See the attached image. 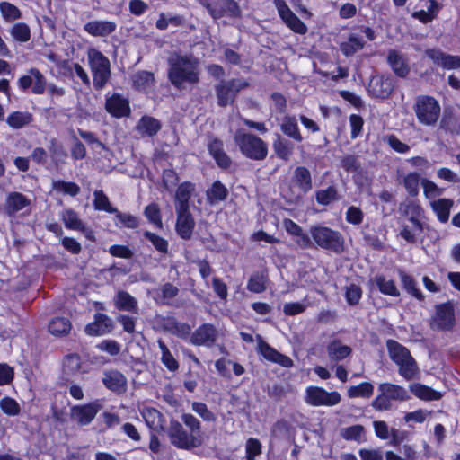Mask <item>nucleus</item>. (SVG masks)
Returning <instances> with one entry per match:
<instances>
[{
	"label": "nucleus",
	"instance_id": "nucleus-36",
	"mask_svg": "<svg viewBox=\"0 0 460 460\" xmlns=\"http://www.w3.org/2000/svg\"><path fill=\"white\" fill-rule=\"evenodd\" d=\"M364 48L362 39L355 34L349 35L348 40L341 44V50L346 57L354 55Z\"/></svg>",
	"mask_w": 460,
	"mask_h": 460
},
{
	"label": "nucleus",
	"instance_id": "nucleus-14",
	"mask_svg": "<svg viewBox=\"0 0 460 460\" xmlns=\"http://www.w3.org/2000/svg\"><path fill=\"white\" fill-rule=\"evenodd\" d=\"M101 409L102 404L98 401L84 405L75 406L72 408V417L78 424L84 426L94 419Z\"/></svg>",
	"mask_w": 460,
	"mask_h": 460
},
{
	"label": "nucleus",
	"instance_id": "nucleus-55",
	"mask_svg": "<svg viewBox=\"0 0 460 460\" xmlns=\"http://www.w3.org/2000/svg\"><path fill=\"white\" fill-rule=\"evenodd\" d=\"M0 408L6 415L9 416H17L21 411L19 403L11 397H4L1 399Z\"/></svg>",
	"mask_w": 460,
	"mask_h": 460
},
{
	"label": "nucleus",
	"instance_id": "nucleus-40",
	"mask_svg": "<svg viewBox=\"0 0 460 460\" xmlns=\"http://www.w3.org/2000/svg\"><path fill=\"white\" fill-rule=\"evenodd\" d=\"M399 276L403 288L418 300L423 299L422 293L416 288V282L413 278L402 270L399 271Z\"/></svg>",
	"mask_w": 460,
	"mask_h": 460
},
{
	"label": "nucleus",
	"instance_id": "nucleus-60",
	"mask_svg": "<svg viewBox=\"0 0 460 460\" xmlns=\"http://www.w3.org/2000/svg\"><path fill=\"white\" fill-rule=\"evenodd\" d=\"M81 367L80 357L76 354L67 355L64 358V370L66 373H75Z\"/></svg>",
	"mask_w": 460,
	"mask_h": 460
},
{
	"label": "nucleus",
	"instance_id": "nucleus-15",
	"mask_svg": "<svg viewBox=\"0 0 460 460\" xmlns=\"http://www.w3.org/2000/svg\"><path fill=\"white\" fill-rule=\"evenodd\" d=\"M105 109L116 118H122L130 114L128 101L119 93H113L106 99Z\"/></svg>",
	"mask_w": 460,
	"mask_h": 460
},
{
	"label": "nucleus",
	"instance_id": "nucleus-46",
	"mask_svg": "<svg viewBox=\"0 0 460 460\" xmlns=\"http://www.w3.org/2000/svg\"><path fill=\"white\" fill-rule=\"evenodd\" d=\"M316 201L321 205H329L332 201L338 200V192L335 187L330 186L325 190H320L315 194Z\"/></svg>",
	"mask_w": 460,
	"mask_h": 460
},
{
	"label": "nucleus",
	"instance_id": "nucleus-39",
	"mask_svg": "<svg viewBox=\"0 0 460 460\" xmlns=\"http://www.w3.org/2000/svg\"><path fill=\"white\" fill-rule=\"evenodd\" d=\"M93 196V206L96 210H102L111 214L117 212V208L111 206L109 198L102 190H95Z\"/></svg>",
	"mask_w": 460,
	"mask_h": 460
},
{
	"label": "nucleus",
	"instance_id": "nucleus-53",
	"mask_svg": "<svg viewBox=\"0 0 460 460\" xmlns=\"http://www.w3.org/2000/svg\"><path fill=\"white\" fill-rule=\"evenodd\" d=\"M259 352L269 361L275 362L279 351L264 341L261 335L257 336Z\"/></svg>",
	"mask_w": 460,
	"mask_h": 460
},
{
	"label": "nucleus",
	"instance_id": "nucleus-2",
	"mask_svg": "<svg viewBox=\"0 0 460 460\" xmlns=\"http://www.w3.org/2000/svg\"><path fill=\"white\" fill-rule=\"evenodd\" d=\"M234 140L238 146L240 152L249 159L261 161L268 155L267 144L261 137L253 134L238 129L234 133Z\"/></svg>",
	"mask_w": 460,
	"mask_h": 460
},
{
	"label": "nucleus",
	"instance_id": "nucleus-47",
	"mask_svg": "<svg viewBox=\"0 0 460 460\" xmlns=\"http://www.w3.org/2000/svg\"><path fill=\"white\" fill-rule=\"evenodd\" d=\"M341 166L347 172H358L361 170V164L358 156L347 154L341 157Z\"/></svg>",
	"mask_w": 460,
	"mask_h": 460
},
{
	"label": "nucleus",
	"instance_id": "nucleus-44",
	"mask_svg": "<svg viewBox=\"0 0 460 460\" xmlns=\"http://www.w3.org/2000/svg\"><path fill=\"white\" fill-rule=\"evenodd\" d=\"M374 386L371 383L363 382L358 385L350 386L348 389V395L350 398L366 397L368 398L373 394Z\"/></svg>",
	"mask_w": 460,
	"mask_h": 460
},
{
	"label": "nucleus",
	"instance_id": "nucleus-7",
	"mask_svg": "<svg viewBox=\"0 0 460 460\" xmlns=\"http://www.w3.org/2000/svg\"><path fill=\"white\" fill-rule=\"evenodd\" d=\"M378 391L380 394L371 403L376 411L390 410L391 401H405L409 398L408 393L403 387L391 383L380 384Z\"/></svg>",
	"mask_w": 460,
	"mask_h": 460
},
{
	"label": "nucleus",
	"instance_id": "nucleus-3",
	"mask_svg": "<svg viewBox=\"0 0 460 460\" xmlns=\"http://www.w3.org/2000/svg\"><path fill=\"white\" fill-rule=\"evenodd\" d=\"M170 443L178 449L192 450L203 444L200 435L191 434L181 422L172 420L167 429Z\"/></svg>",
	"mask_w": 460,
	"mask_h": 460
},
{
	"label": "nucleus",
	"instance_id": "nucleus-42",
	"mask_svg": "<svg viewBox=\"0 0 460 460\" xmlns=\"http://www.w3.org/2000/svg\"><path fill=\"white\" fill-rule=\"evenodd\" d=\"M10 34L16 41L22 43L27 42L31 39L30 27L24 22H17L13 25L10 29Z\"/></svg>",
	"mask_w": 460,
	"mask_h": 460
},
{
	"label": "nucleus",
	"instance_id": "nucleus-50",
	"mask_svg": "<svg viewBox=\"0 0 460 460\" xmlns=\"http://www.w3.org/2000/svg\"><path fill=\"white\" fill-rule=\"evenodd\" d=\"M0 12L4 19L8 22L19 19L22 16L18 7L8 2L0 3Z\"/></svg>",
	"mask_w": 460,
	"mask_h": 460
},
{
	"label": "nucleus",
	"instance_id": "nucleus-41",
	"mask_svg": "<svg viewBox=\"0 0 460 460\" xmlns=\"http://www.w3.org/2000/svg\"><path fill=\"white\" fill-rule=\"evenodd\" d=\"M397 366L399 367V374L406 380L414 379L419 372L418 365L412 357Z\"/></svg>",
	"mask_w": 460,
	"mask_h": 460
},
{
	"label": "nucleus",
	"instance_id": "nucleus-6",
	"mask_svg": "<svg viewBox=\"0 0 460 460\" xmlns=\"http://www.w3.org/2000/svg\"><path fill=\"white\" fill-rule=\"evenodd\" d=\"M413 110L418 120L426 126H434L439 119L441 111L438 102L429 95L418 96Z\"/></svg>",
	"mask_w": 460,
	"mask_h": 460
},
{
	"label": "nucleus",
	"instance_id": "nucleus-54",
	"mask_svg": "<svg viewBox=\"0 0 460 460\" xmlns=\"http://www.w3.org/2000/svg\"><path fill=\"white\" fill-rule=\"evenodd\" d=\"M114 214L116 219L118 220L116 222L117 226H124L128 228H136L138 226V219L136 217L130 214L119 212L118 209Z\"/></svg>",
	"mask_w": 460,
	"mask_h": 460
},
{
	"label": "nucleus",
	"instance_id": "nucleus-27",
	"mask_svg": "<svg viewBox=\"0 0 460 460\" xmlns=\"http://www.w3.org/2000/svg\"><path fill=\"white\" fill-rule=\"evenodd\" d=\"M161 129V123L153 117L144 116L137 125V130L142 136L154 137Z\"/></svg>",
	"mask_w": 460,
	"mask_h": 460
},
{
	"label": "nucleus",
	"instance_id": "nucleus-35",
	"mask_svg": "<svg viewBox=\"0 0 460 460\" xmlns=\"http://www.w3.org/2000/svg\"><path fill=\"white\" fill-rule=\"evenodd\" d=\"M49 330L55 336L66 335L71 330V323L66 317H57L49 322Z\"/></svg>",
	"mask_w": 460,
	"mask_h": 460
},
{
	"label": "nucleus",
	"instance_id": "nucleus-51",
	"mask_svg": "<svg viewBox=\"0 0 460 460\" xmlns=\"http://www.w3.org/2000/svg\"><path fill=\"white\" fill-rule=\"evenodd\" d=\"M191 409L205 421L214 422L217 420L215 413L208 410L204 402H193L191 403Z\"/></svg>",
	"mask_w": 460,
	"mask_h": 460
},
{
	"label": "nucleus",
	"instance_id": "nucleus-19",
	"mask_svg": "<svg viewBox=\"0 0 460 460\" xmlns=\"http://www.w3.org/2000/svg\"><path fill=\"white\" fill-rule=\"evenodd\" d=\"M396 180L402 184L410 196L415 197L419 193L420 176L417 172L404 174L402 170L396 171Z\"/></svg>",
	"mask_w": 460,
	"mask_h": 460
},
{
	"label": "nucleus",
	"instance_id": "nucleus-58",
	"mask_svg": "<svg viewBox=\"0 0 460 460\" xmlns=\"http://www.w3.org/2000/svg\"><path fill=\"white\" fill-rule=\"evenodd\" d=\"M144 236L148 241L151 242V243L155 246V248L157 251H159L160 252H164V253L167 252L168 242L164 238H163L154 233L148 232V231L144 233Z\"/></svg>",
	"mask_w": 460,
	"mask_h": 460
},
{
	"label": "nucleus",
	"instance_id": "nucleus-28",
	"mask_svg": "<svg viewBox=\"0 0 460 460\" xmlns=\"http://www.w3.org/2000/svg\"><path fill=\"white\" fill-rule=\"evenodd\" d=\"M411 392L421 400L436 401L442 397L441 393L420 383L410 385Z\"/></svg>",
	"mask_w": 460,
	"mask_h": 460
},
{
	"label": "nucleus",
	"instance_id": "nucleus-17",
	"mask_svg": "<svg viewBox=\"0 0 460 460\" xmlns=\"http://www.w3.org/2000/svg\"><path fill=\"white\" fill-rule=\"evenodd\" d=\"M176 231L178 234L184 240H189L192 236L195 221L190 212L177 210Z\"/></svg>",
	"mask_w": 460,
	"mask_h": 460
},
{
	"label": "nucleus",
	"instance_id": "nucleus-59",
	"mask_svg": "<svg viewBox=\"0 0 460 460\" xmlns=\"http://www.w3.org/2000/svg\"><path fill=\"white\" fill-rule=\"evenodd\" d=\"M364 433L362 425H353L341 430V436L346 440H358Z\"/></svg>",
	"mask_w": 460,
	"mask_h": 460
},
{
	"label": "nucleus",
	"instance_id": "nucleus-32",
	"mask_svg": "<svg viewBox=\"0 0 460 460\" xmlns=\"http://www.w3.org/2000/svg\"><path fill=\"white\" fill-rule=\"evenodd\" d=\"M295 181L298 187L307 192L312 189V177L309 170L305 166H298L294 172Z\"/></svg>",
	"mask_w": 460,
	"mask_h": 460
},
{
	"label": "nucleus",
	"instance_id": "nucleus-8",
	"mask_svg": "<svg viewBox=\"0 0 460 460\" xmlns=\"http://www.w3.org/2000/svg\"><path fill=\"white\" fill-rule=\"evenodd\" d=\"M248 82L244 79L235 78L221 80V82L215 86L218 105L220 107H226L232 104L237 93L241 90L248 87Z\"/></svg>",
	"mask_w": 460,
	"mask_h": 460
},
{
	"label": "nucleus",
	"instance_id": "nucleus-52",
	"mask_svg": "<svg viewBox=\"0 0 460 460\" xmlns=\"http://www.w3.org/2000/svg\"><path fill=\"white\" fill-rule=\"evenodd\" d=\"M159 348L162 351V362L171 371L178 369L179 365L174 357L170 352L167 346L162 341H158Z\"/></svg>",
	"mask_w": 460,
	"mask_h": 460
},
{
	"label": "nucleus",
	"instance_id": "nucleus-9",
	"mask_svg": "<svg viewBox=\"0 0 460 460\" xmlns=\"http://www.w3.org/2000/svg\"><path fill=\"white\" fill-rule=\"evenodd\" d=\"M341 400V396L336 391L327 392L318 386H309L306 389L305 401L313 406H334Z\"/></svg>",
	"mask_w": 460,
	"mask_h": 460
},
{
	"label": "nucleus",
	"instance_id": "nucleus-34",
	"mask_svg": "<svg viewBox=\"0 0 460 460\" xmlns=\"http://www.w3.org/2000/svg\"><path fill=\"white\" fill-rule=\"evenodd\" d=\"M143 417L152 429L159 431L164 429V416L157 410L150 408L146 409L143 412Z\"/></svg>",
	"mask_w": 460,
	"mask_h": 460
},
{
	"label": "nucleus",
	"instance_id": "nucleus-33",
	"mask_svg": "<svg viewBox=\"0 0 460 460\" xmlns=\"http://www.w3.org/2000/svg\"><path fill=\"white\" fill-rule=\"evenodd\" d=\"M154 82V75L147 71H139L132 76L133 85L139 91H146L151 88Z\"/></svg>",
	"mask_w": 460,
	"mask_h": 460
},
{
	"label": "nucleus",
	"instance_id": "nucleus-16",
	"mask_svg": "<svg viewBox=\"0 0 460 460\" xmlns=\"http://www.w3.org/2000/svg\"><path fill=\"white\" fill-rule=\"evenodd\" d=\"M102 383L109 390L120 394L127 390V378L118 370L104 372Z\"/></svg>",
	"mask_w": 460,
	"mask_h": 460
},
{
	"label": "nucleus",
	"instance_id": "nucleus-61",
	"mask_svg": "<svg viewBox=\"0 0 460 460\" xmlns=\"http://www.w3.org/2000/svg\"><path fill=\"white\" fill-rule=\"evenodd\" d=\"M404 458L399 456L392 451H387L385 454L386 460H417L416 451L409 445L403 446Z\"/></svg>",
	"mask_w": 460,
	"mask_h": 460
},
{
	"label": "nucleus",
	"instance_id": "nucleus-38",
	"mask_svg": "<svg viewBox=\"0 0 460 460\" xmlns=\"http://www.w3.org/2000/svg\"><path fill=\"white\" fill-rule=\"evenodd\" d=\"M31 120L32 115L31 113L14 111L8 116L6 122L13 128H21L30 124Z\"/></svg>",
	"mask_w": 460,
	"mask_h": 460
},
{
	"label": "nucleus",
	"instance_id": "nucleus-10",
	"mask_svg": "<svg viewBox=\"0 0 460 460\" xmlns=\"http://www.w3.org/2000/svg\"><path fill=\"white\" fill-rule=\"evenodd\" d=\"M455 324V314L450 303L440 304L436 306V314L432 318L431 326L438 330H450Z\"/></svg>",
	"mask_w": 460,
	"mask_h": 460
},
{
	"label": "nucleus",
	"instance_id": "nucleus-64",
	"mask_svg": "<svg viewBox=\"0 0 460 460\" xmlns=\"http://www.w3.org/2000/svg\"><path fill=\"white\" fill-rule=\"evenodd\" d=\"M145 216L148 218L150 222L159 226H162V220L160 215V209L158 206L155 203L148 205L145 208L144 212Z\"/></svg>",
	"mask_w": 460,
	"mask_h": 460
},
{
	"label": "nucleus",
	"instance_id": "nucleus-4",
	"mask_svg": "<svg viewBox=\"0 0 460 460\" xmlns=\"http://www.w3.org/2000/svg\"><path fill=\"white\" fill-rule=\"evenodd\" d=\"M310 234L319 247L337 254L344 252L345 242L340 232L326 226H315L311 227Z\"/></svg>",
	"mask_w": 460,
	"mask_h": 460
},
{
	"label": "nucleus",
	"instance_id": "nucleus-22",
	"mask_svg": "<svg viewBox=\"0 0 460 460\" xmlns=\"http://www.w3.org/2000/svg\"><path fill=\"white\" fill-rule=\"evenodd\" d=\"M114 305L117 309L121 311H128L134 314H137V301L127 291H119L113 298Z\"/></svg>",
	"mask_w": 460,
	"mask_h": 460
},
{
	"label": "nucleus",
	"instance_id": "nucleus-49",
	"mask_svg": "<svg viewBox=\"0 0 460 460\" xmlns=\"http://www.w3.org/2000/svg\"><path fill=\"white\" fill-rule=\"evenodd\" d=\"M267 278L263 273H255L249 279L247 288L251 292L261 293L266 289Z\"/></svg>",
	"mask_w": 460,
	"mask_h": 460
},
{
	"label": "nucleus",
	"instance_id": "nucleus-18",
	"mask_svg": "<svg viewBox=\"0 0 460 460\" xmlns=\"http://www.w3.org/2000/svg\"><path fill=\"white\" fill-rule=\"evenodd\" d=\"M116 23L111 21H91L84 25V30L94 37H107L116 30Z\"/></svg>",
	"mask_w": 460,
	"mask_h": 460
},
{
	"label": "nucleus",
	"instance_id": "nucleus-57",
	"mask_svg": "<svg viewBox=\"0 0 460 460\" xmlns=\"http://www.w3.org/2000/svg\"><path fill=\"white\" fill-rule=\"evenodd\" d=\"M283 21L296 33L305 34L307 31L306 25L294 13Z\"/></svg>",
	"mask_w": 460,
	"mask_h": 460
},
{
	"label": "nucleus",
	"instance_id": "nucleus-12",
	"mask_svg": "<svg viewBox=\"0 0 460 460\" xmlns=\"http://www.w3.org/2000/svg\"><path fill=\"white\" fill-rule=\"evenodd\" d=\"M393 91V80L381 75H373L367 85V92L374 98L386 99Z\"/></svg>",
	"mask_w": 460,
	"mask_h": 460
},
{
	"label": "nucleus",
	"instance_id": "nucleus-1",
	"mask_svg": "<svg viewBox=\"0 0 460 460\" xmlns=\"http://www.w3.org/2000/svg\"><path fill=\"white\" fill-rule=\"evenodd\" d=\"M168 79L178 90L199 83V61L193 56L172 54L168 58Z\"/></svg>",
	"mask_w": 460,
	"mask_h": 460
},
{
	"label": "nucleus",
	"instance_id": "nucleus-24",
	"mask_svg": "<svg viewBox=\"0 0 460 460\" xmlns=\"http://www.w3.org/2000/svg\"><path fill=\"white\" fill-rule=\"evenodd\" d=\"M326 349L330 360L335 362L343 360L352 352V349L349 346L342 344V342L337 339L331 341Z\"/></svg>",
	"mask_w": 460,
	"mask_h": 460
},
{
	"label": "nucleus",
	"instance_id": "nucleus-13",
	"mask_svg": "<svg viewBox=\"0 0 460 460\" xmlns=\"http://www.w3.org/2000/svg\"><path fill=\"white\" fill-rule=\"evenodd\" d=\"M218 332L213 324L204 323L191 334L190 342L197 346L211 347L217 341Z\"/></svg>",
	"mask_w": 460,
	"mask_h": 460
},
{
	"label": "nucleus",
	"instance_id": "nucleus-43",
	"mask_svg": "<svg viewBox=\"0 0 460 460\" xmlns=\"http://www.w3.org/2000/svg\"><path fill=\"white\" fill-rule=\"evenodd\" d=\"M52 189L72 197L76 196L80 192V187L76 183L65 181H54L52 182Z\"/></svg>",
	"mask_w": 460,
	"mask_h": 460
},
{
	"label": "nucleus",
	"instance_id": "nucleus-23",
	"mask_svg": "<svg viewBox=\"0 0 460 460\" xmlns=\"http://www.w3.org/2000/svg\"><path fill=\"white\" fill-rule=\"evenodd\" d=\"M31 204L23 194L20 192H12L8 195L5 202V212L9 216H13L18 211L23 209Z\"/></svg>",
	"mask_w": 460,
	"mask_h": 460
},
{
	"label": "nucleus",
	"instance_id": "nucleus-63",
	"mask_svg": "<svg viewBox=\"0 0 460 460\" xmlns=\"http://www.w3.org/2000/svg\"><path fill=\"white\" fill-rule=\"evenodd\" d=\"M162 304H169V300L176 297L179 294V288L172 283H165L161 287Z\"/></svg>",
	"mask_w": 460,
	"mask_h": 460
},
{
	"label": "nucleus",
	"instance_id": "nucleus-29",
	"mask_svg": "<svg viewBox=\"0 0 460 460\" xmlns=\"http://www.w3.org/2000/svg\"><path fill=\"white\" fill-rule=\"evenodd\" d=\"M272 146L277 156L284 161H288L294 151L293 143L280 136L274 140Z\"/></svg>",
	"mask_w": 460,
	"mask_h": 460
},
{
	"label": "nucleus",
	"instance_id": "nucleus-37",
	"mask_svg": "<svg viewBox=\"0 0 460 460\" xmlns=\"http://www.w3.org/2000/svg\"><path fill=\"white\" fill-rule=\"evenodd\" d=\"M227 195V189L220 181H215L212 187L207 191L208 201L210 204H215L226 199Z\"/></svg>",
	"mask_w": 460,
	"mask_h": 460
},
{
	"label": "nucleus",
	"instance_id": "nucleus-20",
	"mask_svg": "<svg viewBox=\"0 0 460 460\" xmlns=\"http://www.w3.org/2000/svg\"><path fill=\"white\" fill-rule=\"evenodd\" d=\"M194 190V185L190 182H183L181 185H179L175 193L176 211L190 210L189 201Z\"/></svg>",
	"mask_w": 460,
	"mask_h": 460
},
{
	"label": "nucleus",
	"instance_id": "nucleus-30",
	"mask_svg": "<svg viewBox=\"0 0 460 460\" xmlns=\"http://www.w3.org/2000/svg\"><path fill=\"white\" fill-rule=\"evenodd\" d=\"M61 217L67 228L81 232L85 231V226L84 222L79 218L78 214L73 209L68 208L63 210Z\"/></svg>",
	"mask_w": 460,
	"mask_h": 460
},
{
	"label": "nucleus",
	"instance_id": "nucleus-11",
	"mask_svg": "<svg viewBox=\"0 0 460 460\" xmlns=\"http://www.w3.org/2000/svg\"><path fill=\"white\" fill-rule=\"evenodd\" d=\"M206 9L216 20L223 16L238 17L241 13L234 0H217L214 4H206Z\"/></svg>",
	"mask_w": 460,
	"mask_h": 460
},
{
	"label": "nucleus",
	"instance_id": "nucleus-45",
	"mask_svg": "<svg viewBox=\"0 0 460 460\" xmlns=\"http://www.w3.org/2000/svg\"><path fill=\"white\" fill-rule=\"evenodd\" d=\"M376 284L380 292L392 296H399L400 292L393 280L386 279L384 276L376 277Z\"/></svg>",
	"mask_w": 460,
	"mask_h": 460
},
{
	"label": "nucleus",
	"instance_id": "nucleus-48",
	"mask_svg": "<svg viewBox=\"0 0 460 460\" xmlns=\"http://www.w3.org/2000/svg\"><path fill=\"white\" fill-rule=\"evenodd\" d=\"M168 329L180 338H186L190 335L191 328L188 323H178L174 318L167 320Z\"/></svg>",
	"mask_w": 460,
	"mask_h": 460
},
{
	"label": "nucleus",
	"instance_id": "nucleus-21",
	"mask_svg": "<svg viewBox=\"0 0 460 460\" xmlns=\"http://www.w3.org/2000/svg\"><path fill=\"white\" fill-rule=\"evenodd\" d=\"M387 62L394 74L400 77H405L410 72L407 59L403 55L398 53L396 50H389Z\"/></svg>",
	"mask_w": 460,
	"mask_h": 460
},
{
	"label": "nucleus",
	"instance_id": "nucleus-25",
	"mask_svg": "<svg viewBox=\"0 0 460 460\" xmlns=\"http://www.w3.org/2000/svg\"><path fill=\"white\" fill-rule=\"evenodd\" d=\"M280 129L287 137L296 142H302L303 137L299 131L296 118L295 116L286 115L280 122Z\"/></svg>",
	"mask_w": 460,
	"mask_h": 460
},
{
	"label": "nucleus",
	"instance_id": "nucleus-26",
	"mask_svg": "<svg viewBox=\"0 0 460 460\" xmlns=\"http://www.w3.org/2000/svg\"><path fill=\"white\" fill-rule=\"evenodd\" d=\"M386 347L391 359L396 364L403 363L411 357L408 349L398 343L396 341L388 340Z\"/></svg>",
	"mask_w": 460,
	"mask_h": 460
},
{
	"label": "nucleus",
	"instance_id": "nucleus-31",
	"mask_svg": "<svg viewBox=\"0 0 460 460\" xmlns=\"http://www.w3.org/2000/svg\"><path fill=\"white\" fill-rule=\"evenodd\" d=\"M453 204V200L447 199H439L431 203L432 208L440 222L446 223L448 221Z\"/></svg>",
	"mask_w": 460,
	"mask_h": 460
},
{
	"label": "nucleus",
	"instance_id": "nucleus-62",
	"mask_svg": "<svg viewBox=\"0 0 460 460\" xmlns=\"http://www.w3.org/2000/svg\"><path fill=\"white\" fill-rule=\"evenodd\" d=\"M29 73L34 77L35 82L32 92L36 94H41L45 91L46 80L42 74L37 68L30 69Z\"/></svg>",
	"mask_w": 460,
	"mask_h": 460
},
{
	"label": "nucleus",
	"instance_id": "nucleus-5",
	"mask_svg": "<svg viewBox=\"0 0 460 460\" xmlns=\"http://www.w3.org/2000/svg\"><path fill=\"white\" fill-rule=\"evenodd\" d=\"M88 61L93 74V86L97 90H102L111 77L110 61L96 49L88 50Z\"/></svg>",
	"mask_w": 460,
	"mask_h": 460
},
{
	"label": "nucleus",
	"instance_id": "nucleus-56",
	"mask_svg": "<svg viewBox=\"0 0 460 460\" xmlns=\"http://www.w3.org/2000/svg\"><path fill=\"white\" fill-rule=\"evenodd\" d=\"M182 425L189 429L191 434L200 435L201 422L190 413H183L181 417Z\"/></svg>",
	"mask_w": 460,
	"mask_h": 460
}]
</instances>
